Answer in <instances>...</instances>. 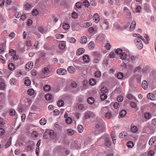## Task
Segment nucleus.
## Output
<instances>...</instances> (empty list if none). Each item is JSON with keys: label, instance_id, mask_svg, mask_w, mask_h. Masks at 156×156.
<instances>
[{"label": "nucleus", "instance_id": "obj_5", "mask_svg": "<svg viewBox=\"0 0 156 156\" xmlns=\"http://www.w3.org/2000/svg\"><path fill=\"white\" fill-rule=\"evenodd\" d=\"M98 27L96 26L90 27L88 29L89 32L91 34H94L97 32Z\"/></svg>", "mask_w": 156, "mask_h": 156}, {"label": "nucleus", "instance_id": "obj_22", "mask_svg": "<svg viewBox=\"0 0 156 156\" xmlns=\"http://www.w3.org/2000/svg\"><path fill=\"white\" fill-rule=\"evenodd\" d=\"M89 57L87 55H84L83 56V60L86 62H88L89 61Z\"/></svg>", "mask_w": 156, "mask_h": 156}, {"label": "nucleus", "instance_id": "obj_19", "mask_svg": "<svg viewBox=\"0 0 156 156\" xmlns=\"http://www.w3.org/2000/svg\"><path fill=\"white\" fill-rule=\"evenodd\" d=\"M95 44L94 42L91 41L88 44V48L89 49L91 50L93 49L94 48Z\"/></svg>", "mask_w": 156, "mask_h": 156}, {"label": "nucleus", "instance_id": "obj_53", "mask_svg": "<svg viewBox=\"0 0 156 156\" xmlns=\"http://www.w3.org/2000/svg\"><path fill=\"white\" fill-rule=\"evenodd\" d=\"M66 122L68 124H70L72 122V119L71 117H68L66 119Z\"/></svg>", "mask_w": 156, "mask_h": 156}, {"label": "nucleus", "instance_id": "obj_4", "mask_svg": "<svg viewBox=\"0 0 156 156\" xmlns=\"http://www.w3.org/2000/svg\"><path fill=\"white\" fill-rule=\"evenodd\" d=\"M127 54L125 52L123 53L120 56V58L122 60H124V64L125 63H127L129 61V59L127 58Z\"/></svg>", "mask_w": 156, "mask_h": 156}, {"label": "nucleus", "instance_id": "obj_39", "mask_svg": "<svg viewBox=\"0 0 156 156\" xmlns=\"http://www.w3.org/2000/svg\"><path fill=\"white\" fill-rule=\"evenodd\" d=\"M49 72V69L47 67H44L42 70V72L44 74H47Z\"/></svg>", "mask_w": 156, "mask_h": 156}, {"label": "nucleus", "instance_id": "obj_20", "mask_svg": "<svg viewBox=\"0 0 156 156\" xmlns=\"http://www.w3.org/2000/svg\"><path fill=\"white\" fill-rule=\"evenodd\" d=\"M68 71L70 73H73L75 71V68L73 66H70L68 67L67 69Z\"/></svg>", "mask_w": 156, "mask_h": 156}, {"label": "nucleus", "instance_id": "obj_50", "mask_svg": "<svg viewBox=\"0 0 156 156\" xmlns=\"http://www.w3.org/2000/svg\"><path fill=\"white\" fill-rule=\"evenodd\" d=\"M117 100L119 102H122L123 100V98L121 95H119L117 98Z\"/></svg>", "mask_w": 156, "mask_h": 156}, {"label": "nucleus", "instance_id": "obj_29", "mask_svg": "<svg viewBox=\"0 0 156 156\" xmlns=\"http://www.w3.org/2000/svg\"><path fill=\"white\" fill-rule=\"evenodd\" d=\"M8 67L9 69L11 70H13L15 69V65L13 63H12L9 64Z\"/></svg>", "mask_w": 156, "mask_h": 156}, {"label": "nucleus", "instance_id": "obj_61", "mask_svg": "<svg viewBox=\"0 0 156 156\" xmlns=\"http://www.w3.org/2000/svg\"><path fill=\"white\" fill-rule=\"evenodd\" d=\"M72 17L74 19L78 17V14L75 12H73L72 14Z\"/></svg>", "mask_w": 156, "mask_h": 156}, {"label": "nucleus", "instance_id": "obj_17", "mask_svg": "<svg viewBox=\"0 0 156 156\" xmlns=\"http://www.w3.org/2000/svg\"><path fill=\"white\" fill-rule=\"evenodd\" d=\"M144 116L145 119L149 120L151 118L152 115L150 113L145 112L144 114Z\"/></svg>", "mask_w": 156, "mask_h": 156}, {"label": "nucleus", "instance_id": "obj_62", "mask_svg": "<svg viewBox=\"0 0 156 156\" xmlns=\"http://www.w3.org/2000/svg\"><path fill=\"white\" fill-rule=\"evenodd\" d=\"M71 86L73 88H76L77 86V84L75 82L73 81L71 83Z\"/></svg>", "mask_w": 156, "mask_h": 156}, {"label": "nucleus", "instance_id": "obj_11", "mask_svg": "<svg viewBox=\"0 0 156 156\" xmlns=\"http://www.w3.org/2000/svg\"><path fill=\"white\" fill-rule=\"evenodd\" d=\"M33 6V5L30 3H27L25 5V9L26 10H30Z\"/></svg>", "mask_w": 156, "mask_h": 156}, {"label": "nucleus", "instance_id": "obj_63", "mask_svg": "<svg viewBox=\"0 0 156 156\" xmlns=\"http://www.w3.org/2000/svg\"><path fill=\"white\" fill-rule=\"evenodd\" d=\"M9 53H10L12 56H13L16 55V52L13 49L10 50L9 51Z\"/></svg>", "mask_w": 156, "mask_h": 156}, {"label": "nucleus", "instance_id": "obj_28", "mask_svg": "<svg viewBox=\"0 0 156 156\" xmlns=\"http://www.w3.org/2000/svg\"><path fill=\"white\" fill-rule=\"evenodd\" d=\"M136 25V22L134 21H133L129 27L130 30H133L135 28Z\"/></svg>", "mask_w": 156, "mask_h": 156}, {"label": "nucleus", "instance_id": "obj_54", "mask_svg": "<svg viewBox=\"0 0 156 156\" xmlns=\"http://www.w3.org/2000/svg\"><path fill=\"white\" fill-rule=\"evenodd\" d=\"M109 56L110 58H114L115 57V54L114 52L112 51L110 53Z\"/></svg>", "mask_w": 156, "mask_h": 156}, {"label": "nucleus", "instance_id": "obj_37", "mask_svg": "<svg viewBox=\"0 0 156 156\" xmlns=\"http://www.w3.org/2000/svg\"><path fill=\"white\" fill-rule=\"evenodd\" d=\"M51 87L48 85H46L44 87V90L46 92L49 91Z\"/></svg>", "mask_w": 156, "mask_h": 156}, {"label": "nucleus", "instance_id": "obj_15", "mask_svg": "<svg viewBox=\"0 0 156 156\" xmlns=\"http://www.w3.org/2000/svg\"><path fill=\"white\" fill-rule=\"evenodd\" d=\"M124 12L127 16H129L131 14V13L129 9L126 7H124L123 8Z\"/></svg>", "mask_w": 156, "mask_h": 156}, {"label": "nucleus", "instance_id": "obj_46", "mask_svg": "<svg viewBox=\"0 0 156 156\" xmlns=\"http://www.w3.org/2000/svg\"><path fill=\"white\" fill-rule=\"evenodd\" d=\"M34 90L32 89H29L27 91L28 94L30 95H32L34 93Z\"/></svg>", "mask_w": 156, "mask_h": 156}, {"label": "nucleus", "instance_id": "obj_58", "mask_svg": "<svg viewBox=\"0 0 156 156\" xmlns=\"http://www.w3.org/2000/svg\"><path fill=\"white\" fill-rule=\"evenodd\" d=\"M9 114L12 116H14L16 113V112L14 109H11L9 112Z\"/></svg>", "mask_w": 156, "mask_h": 156}, {"label": "nucleus", "instance_id": "obj_56", "mask_svg": "<svg viewBox=\"0 0 156 156\" xmlns=\"http://www.w3.org/2000/svg\"><path fill=\"white\" fill-rule=\"evenodd\" d=\"M64 37V35L62 34H59L56 35V38L57 39H61Z\"/></svg>", "mask_w": 156, "mask_h": 156}, {"label": "nucleus", "instance_id": "obj_57", "mask_svg": "<svg viewBox=\"0 0 156 156\" xmlns=\"http://www.w3.org/2000/svg\"><path fill=\"white\" fill-rule=\"evenodd\" d=\"M126 133L125 132H122L119 134V137L120 138H122L125 137L126 135L125 134H126Z\"/></svg>", "mask_w": 156, "mask_h": 156}, {"label": "nucleus", "instance_id": "obj_6", "mask_svg": "<svg viewBox=\"0 0 156 156\" xmlns=\"http://www.w3.org/2000/svg\"><path fill=\"white\" fill-rule=\"evenodd\" d=\"M33 66V63L32 62H28L25 66V69L27 71L30 70Z\"/></svg>", "mask_w": 156, "mask_h": 156}, {"label": "nucleus", "instance_id": "obj_45", "mask_svg": "<svg viewBox=\"0 0 156 156\" xmlns=\"http://www.w3.org/2000/svg\"><path fill=\"white\" fill-rule=\"evenodd\" d=\"M123 77V74L122 73H118L117 74V77L119 79H122Z\"/></svg>", "mask_w": 156, "mask_h": 156}, {"label": "nucleus", "instance_id": "obj_24", "mask_svg": "<svg viewBox=\"0 0 156 156\" xmlns=\"http://www.w3.org/2000/svg\"><path fill=\"white\" fill-rule=\"evenodd\" d=\"M130 130L133 133H135L137 131L138 128L136 126H131Z\"/></svg>", "mask_w": 156, "mask_h": 156}, {"label": "nucleus", "instance_id": "obj_44", "mask_svg": "<svg viewBox=\"0 0 156 156\" xmlns=\"http://www.w3.org/2000/svg\"><path fill=\"white\" fill-rule=\"evenodd\" d=\"M58 47L59 48L63 50L65 48L66 45L65 44L61 43L59 44Z\"/></svg>", "mask_w": 156, "mask_h": 156}, {"label": "nucleus", "instance_id": "obj_23", "mask_svg": "<svg viewBox=\"0 0 156 156\" xmlns=\"http://www.w3.org/2000/svg\"><path fill=\"white\" fill-rule=\"evenodd\" d=\"M12 140V137H10V138L9 139L8 142L5 145V147L6 148H7L9 147L11 144V142Z\"/></svg>", "mask_w": 156, "mask_h": 156}, {"label": "nucleus", "instance_id": "obj_8", "mask_svg": "<svg viewBox=\"0 0 156 156\" xmlns=\"http://www.w3.org/2000/svg\"><path fill=\"white\" fill-rule=\"evenodd\" d=\"M105 144L107 147H109L111 144L110 137L109 136H107L105 139Z\"/></svg>", "mask_w": 156, "mask_h": 156}, {"label": "nucleus", "instance_id": "obj_60", "mask_svg": "<svg viewBox=\"0 0 156 156\" xmlns=\"http://www.w3.org/2000/svg\"><path fill=\"white\" fill-rule=\"evenodd\" d=\"M67 133L68 135L71 136L73 134L74 132L72 129H69L67 130Z\"/></svg>", "mask_w": 156, "mask_h": 156}, {"label": "nucleus", "instance_id": "obj_26", "mask_svg": "<svg viewBox=\"0 0 156 156\" xmlns=\"http://www.w3.org/2000/svg\"><path fill=\"white\" fill-rule=\"evenodd\" d=\"M126 114V111L124 109L122 110L119 113V115L121 117H124Z\"/></svg>", "mask_w": 156, "mask_h": 156}, {"label": "nucleus", "instance_id": "obj_47", "mask_svg": "<svg viewBox=\"0 0 156 156\" xmlns=\"http://www.w3.org/2000/svg\"><path fill=\"white\" fill-rule=\"evenodd\" d=\"M108 89L106 88V87H103L101 88V92L102 94H106L108 92Z\"/></svg>", "mask_w": 156, "mask_h": 156}, {"label": "nucleus", "instance_id": "obj_43", "mask_svg": "<svg viewBox=\"0 0 156 156\" xmlns=\"http://www.w3.org/2000/svg\"><path fill=\"white\" fill-rule=\"evenodd\" d=\"M112 114L111 113L108 112L106 113L105 116L106 118L110 119L112 117Z\"/></svg>", "mask_w": 156, "mask_h": 156}, {"label": "nucleus", "instance_id": "obj_38", "mask_svg": "<svg viewBox=\"0 0 156 156\" xmlns=\"http://www.w3.org/2000/svg\"><path fill=\"white\" fill-rule=\"evenodd\" d=\"M78 108L79 110H85L87 108L85 107L83 104H80L79 105Z\"/></svg>", "mask_w": 156, "mask_h": 156}, {"label": "nucleus", "instance_id": "obj_32", "mask_svg": "<svg viewBox=\"0 0 156 156\" xmlns=\"http://www.w3.org/2000/svg\"><path fill=\"white\" fill-rule=\"evenodd\" d=\"M57 105L59 107L63 106L64 105V102L62 100H60L57 102Z\"/></svg>", "mask_w": 156, "mask_h": 156}, {"label": "nucleus", "instance_id": "obj_42", "mask_svg": "<svg viewBox=\"0 0 156 156\" xmlns=\"http://www.w3.org/2000/svg\"><path fill=\"white\" fill-rule=\"evenodd\" d=\"M76 6L77 8H80L82 6V2H76L75 5Z\"/></svg>", "mask_w": 156, "mask_h": 156}, {"label": "nucleus", "instance_id": "obj_64", "mask_svg": "<svg viewBox=\"0 0 156 156\" xmlns=\"http://www.w3.org/2000/svg\"><path fill=\"white\" fill-rule=\"evenodd\" d=\"M16 80L14 78H11L10 81V83L12 85H14L16 83Z\"/></svg>", "mask_w": 156, "mask_h": 156}, {"label": "nucleus", "instance_id": "obj_36", "mask_svg": "<svg viewBox=\"0 0 156 156\" xmlns=\"http://www.w3.org/2000/svg\"><path fill=\"white\" fill-rule=\"evenodd\" d=\"M38 30L42 34H45L47 33V31L46 30H45L42 27H39L38 28Z\"/></svg>", "mask_w": 156, "mask_h": 156}, {"label": "nucleus", "instance_id": "obj_35", "mask_svg": "<svg viewBox=\"0 0 156 156\" xmlns=\"http://www.w3.org/2000/svg\"><path fill=\"white\" fill-rule=\"evenodd\" d=\"M52 97V95L49 93H48L45 95V98L46 99L49 101L51 99Z\"/></svg>", "mask_w": 156, "mask_h": 156}, {"label": "nucleus", "instance_id": "obj_3", "mask_svg": "<svg viewBox=\"0 0 156 156\" xmlns=\"http://www.w3.org/2000/svg\"><path fill=\"white\" fill-rule=\"evenodd\" d=\"M134 42L137 47L139 49H142L143 48V44L141 41L139 39H136Z\"/></svg>", "mask_w": 156, "mask_h": 156}, {"label": "nucleus", "instance_id": "obj_12", "mask_svg": "<svg viewBox=\"0 0 156 156\" xmlns=\"http://www.w3.org/2000/svg\"><path fill=\"white\" fill-rule=\"evenodd\" d=\"M147 98L148 99L152 100H154L155 98L154 94L151 93H149L147 94Z\"/></svg>", "mask_w": 156, "mask_h": 156}, {"label": "nucleus", "instance_id": "obj_49", "mask_svg": "<svg viewBox=\"0 0 156 156\" xmlns=\"http://www.w3.org/2000/svg\"><path fill=\"white\" fill-rule=\"evenodd\" d=\"M115 53L118 55H121L122 53V50L120 48L117 49L115 51Z\"/></svg>", "mask_w": 156, "mask_h": 156}, {"label": "nucleus", "instance_id": "obj_13", "mask_svg": "<svg viewBox=\"0 0 156 156\" xmlns=\"http://www.w3.org/2000/svg\"><path fill=\"white\" fill-rule=\"evenodd\" d=\"M94 18V19L95 22L96 23H98L100 20L99 16V15L95 13L94 14L93 16Z\"/></svg>", "mask_w": 156, "mask_h": 156}, {"label": "nucleus", "instance_id": "obj_2", "mask_svg": "<svg viewBox=\"0 0 156 156\" xmlns=\"http://www.w3.org/2000/svg\"><path fill=\"white\" fill-rule=\"evenodd\" d=\"M95 116L94 113L90 111H87L84 114V117L86 119L93 117Z\"/></svg>", "mask_w": 156, "mask_h": 156}, {"label": "nucleus", "instance_id": "obj_51", "mask_svg": "<svg viewBox=\"0 0 156 156\" xmlns=\"http://www.w3.org/2000/svg\"><path fill=\"white\" fill-rule=\"evenodd\" d=\"M107 95L106 94H102L100 96V98L102 100L104 101L107 98Z\"/></svg>", "mask_w": 156, "mask_h": 156}, {"label": "nucleus", "instance_id": "obj_52", "mask_svg": "<svg viewBox=\"0 0 156 156\" xmlns=\"http://www.w3.org/2000/svg\"><path fill=\"white\" fill-rule=\"evenodd\" d=\"M94 74L95 77L97 78L99 77L101 75V72L99 71H96L95 72Z\"/></svg>", "mask_w": 156, "mask_h": 156}, {"label": "nucleus", "instance_id": "obj_10", "mask_svg": "<svg viewBox=\"0 0 156 156\" xmlns=\"http://www.w3.org/2000/svg\"><path fill=\"white\" fill-rule=\"evenodd\" d=\"M85 49L83 48H80L77 49L76 54L77 56L83 54L85 52Z\"/></svg>", "mask_w": 156, "mask_h": 156}, {"label": "nucleus", "instance_id": "obj_55", "mask_svg": "<svg viewBox=\"0 0 156 156\" xmlns=\"http://www.w3.org/2000/svg\"><path fill=\"white\" fill-rule=\"evenodd\" d=\"M31 80L29 79L25 80L24 82V84L26 86H29L31 84Z\"/></svg>", "mask_w": 156, "mask_h": 156}, {"label": "nucleus", "instance_id": "obj_31", "mask_svg": "<svg viewBox=\"0 0 156 156\" xmlns=\"http://www.w3.org/2000/svg\"><path fill=\"white\" fill-rule=\"evenodd\" d=\"M47 122L46 119L44 118H42L40 121V123L41 125H45Z\"/></svg>", "mask_w": 156, "mask_h": 156}, {"label": "nucleus", "instance_id": "obj_40", "mask_svg": "<svg viewBox=\"0 0 156 156\" xmlns=\"http://www.w3.org/2000/svg\"><path fill=\"white\" fill-rule=\"evenodd\" d=\"M63 27L65 30H67L69 28L70 26L68 23H65L63 24Z\"/></svg>", "mask_w": 156, "mask_h": 156}, {"label": "nucleus", "instance_id": "obj_41", "mask_svg": "<svg viewBox=\"0 0 156 156\" xmlns=\"http://www.w3.org/2000/svg\"><path fill=\"white\" fill-rule=\"evenodd\" d=\"M127 145L128 147L132 148L134 146V144L132 141H129L127 143Z\"/></svg>", "mask_w": 156, "mask_h": 156}, {"label": "nucleus", "instance_id": "obj_7", "mask_svg": "<svg viewBox=\"0 0 156 156\" xmlns=\"http://www.w3.org/2000/svg\"><path fill=\"white\" fill-rule=\"evenodd\" d=\"M67 72L66 70L63 68H60L58 69L57 70V73L59 75H64L66 74Z\"/></svg>", "mask_w": 156, "mask_h": 156}, {"label": "nucleus", "instance_id": "obj_1", "mask_svg": "<svg viewBox=\"0 0 156 156\" xmlns=\"http://www.w3.org/2000/svg\"><path fill=\"white\" fill-rule=\"evenodd\" d=\"M104 130L105 125L104 122L102 120H101L96 124L94 133L96 135H98L103 132Z\"/></svg>", "mask_w": 156, "mask_h": 156}, {"label": "nucleus", "instance_id": "obj_30", "mask_svg": "<svg viewBox=\"0 0 156 156\" xmlns=\"http://www.w3.org/2000/svg\"><path fill=\"white\" fill-rule=\"evenodd\" d=\"M77 130L80 133H82L83 130V127L82 125H79L77 126Z\"/></svg>", "mask_w": 156, "mask_h": 156}, {"label": "nucleus", "instance_id": "obj_48", "mask_svg": "<svg viewBox=\"0 0 156 156\" xmlns=\"http://www.w3.org/2000/svg\"><path fill=\"white\" fill-rule=\"evenodd\" d=\"M46 131H47L48 134V135L51 137V136L54 135V132L53 130H47Z\"/></svg>", "mask_w": 156, "mask_h": 156}, {"label": "nucleus", "instance_id": "obj_14", "mask_svg": "<svg viewBox=\"0 0 156 156\" xmlns=\"http://www.w3.org/2000/svg\"><path fill=\"white\" fill-rule=\"evenodd\" d=\"M92 25V23L91 22H85L83 23L82 24L83 27L87 28H88Z\"/></svg>", "mask_w": 156, "mask_h": 156}, {"label": "nucleus", "instance_id": "obj_27", "mask_svg": "<svg viewBox=\"0 0 156 156\" xmlns=\"http://www.w3.org/2000/svg\"><path fill=\"white\" fill-rule=\"evenodd\" d=\"M67 41L71 43H75L76 42V40L73 37H69L67 38Z\"/></svg>", "mask_w": 156, "mask_h": 156}, {"label": "nucleus", "instance_id": "obj_25", "mask_svg": "<svg viewBox=\"0 0 156 156\" xmlns=\"http://www.w3.org/2000/svg\"><path fill=\"white\" fill-rule=\"evenodd\" d=\"M5 88V84L3 82H0V89L2 90H4Z\"/></svg>", "mask_w": 156, "mask_h": 156}, {"label": "nucleus", "instance_id": "obj_16", "mask_svg": "<svg viewBox=\"0 0 156 156\" xmlns=\"http://www.w3.org/2000/svg\"><path fill=\"white\" fill-rule=\"evenodd\" d=\"M156 140V137L155 136L152 137L150 140L149 141V144L150 145H151L153 144L155 141Z\"/></svg>", "mask_w": 156, "mask_h": 156}, {"label": "nucleus", "instance_id": "obj_9", "mask_svg": "<svg viewBox=\"0 0 156 156\" xmlns=\"http://www.w3.org/2000/svg\"><path fill=\"white\" fill-rule=\"evenodd\" d=\"M87 38L85 36H83L81 37L80 42L82 44H85L87 42Z\"/></svg>", "mask_w": 156, "mask_h": 156}, {"label": "nucleus", "instance_id": "obj_59", "mask_svg": "<svg viewBox=\"0 0 156 156\" xmlns=\"http://www.w3.org/2000/svg\"><path fill=\"white\" fill-rule=\"evenodd\" d=\"M108 109L106 107H103L101 108V112L104 113H106V112H108Z\"/></svg>", "mask_w": 156, "mask_h": 156}, {"label": "nucleus", "instance_id": "obj_18", "mask_svg": "<svg viewBox=\"0 0 156 156\" xmlns=\"http://www.w3.org/2000/svg\"><path fill=\"white\" fill-rule=\"evenodd\" d=\"M87 101L89 104L92 105L94 103V99L93 97H90L87 98Z\"/></svg>", "mask_w": 156, "mask_h": 156}, {"label": "nucleus", "instance_id": "obj_21", "mask_svg": "<svg viewBox=\"0 0 156 156\" xmlns=\"http://www.w3.org/2000/svg\"><path fill=\"white\" fill-rule=\"evenodd\" d=\"M142 87L144 90H146L148 87V84L147 81L144 80L142 83Z\"/></svg>", "mask_w": 156, "mask_h": 156}, {"label": "nucleus", "instance_id": "obj_33", "mask_svg": "<svg viewBox=\"0 0 156 156\" xmlns=\"http://www.w3.org/2000/svg\"><path fill=\"white\" fill-rule=\"evenodd\" d=\"M96 82V81L94 79H90L89 81V83L91 85H94Z\"/></svg>", "mask_w": 156, "mask_h": 156}, {"label": "nucleus", "instance_id": "obj_34", "mask_svg": "<svg viewBox=\"0 0 156 156\" xmlns=\"http://www.w3.org/2000/svg\"><path fill=\"white\" fill-rule=\"evenodd\" d=\"M114 27L115 28L119 30H122L123 29L122 27H121L119 24L116 23H115L114 24Z\"/></svg>", "mask_w": 156, "mask_h": 156}]
</instances>
